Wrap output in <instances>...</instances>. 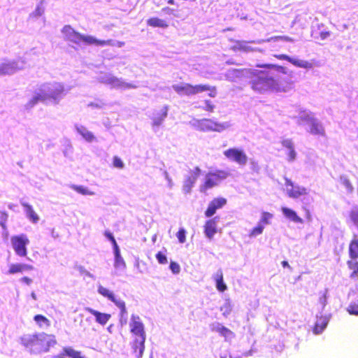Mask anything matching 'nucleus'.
Listing matches in <instances>:
<instances>
[{
    "label": "nucleus",
    "instance_id": "nucleus-1",
    "mask_svg": "<svg viewBox=\"0 0 358 358\" xmlns=\"http://www.w3.org/2000/svg\"><path fill=\"white\" fill-rule=\"evenodd\" d=\"M250 87L257 92H285L289 90L293 84L287 78H280L266 70H253L250 72Z\"/></svg>",
    "mask_w": 358,
    "mask_h": 358
},
{
    "label": "nucleus",
    "instance_id": "nucleus-2",
    "mask_svg": "<svg viewBox=\"0 0 358 358\" xmlns=\"http://www.w3.org/2000/svg\"><path fill=\"white\" fill-rule=\"evenodd\" d=\"M20 341L23 346L34 352H47L57 343L54 335L45 333L27 334L21 337Z\"/></svg>",
    "mask_w": 358,
    "mask_h": 358
},
{
    "label": "nucleus",
    "instance_id": "nucleus-3",
    "mask_svg": "<svg viewBox=\"0 0 358 358\" xmlns=\"http://www.w3.org/2000/svg\"><path fill=\"white\" fill-rule=\"evenodd\" d=\"M131 332L135 336L133 341L132 350L136 357L143 356L145 349V333L143 323L138 316H132L130 322Z\"/></svg>",
    "mask_w": 358,
    "mask_h": 358
},
{
    "label": "nucleus",
    "instance_id": "nucleus-4",
    "mask_svg": "<svg viewBox=\"0 0 358 358\" xmlns=\"http://www.w3.org/2000/svg\"><path fill=\"white\" fill-rule=\"evenodd\" d=\"M173 89L180 95L192 96L208 91V96L215 97L217 94V90L215 86H210L207 84L192 85L190 83H182L180 85H173Z\"/></svg>",
    "mask_w": 358,
    "mask_h": 358
},
{
    "label": "nucleus",
    "instance_id": "nucleus-5",
    "mask_svg": "<svg viewBox=\"0 0 358 358\" xmlns=\"http://www.w3.org/2000/svg\"><path fill=\"white\" fill-rule=\"evenodd\" d=\"M228 175L229 174L227 171L222 170L208 172L206 175L203 182L200 185V192L202 193H206L209 189L217 186L221 181L227 178Z\"/></svg>",
    "mask_w": 358,
    "mask_h": 358
},
{
    "label": "nucleus",
    "instance_id": "nucleus-6",
    "mask_svg": "<svg viewBox=\"0 0 358 358\" xmlns=\"http://www.w3.org/2000/svg\"><path fill=\"white\" fill-rule=\"evenodd\" d=\"M26 63V60L22 57H18L14 60H6L0 64V76L12 74L22 70L24 68Z\"/></svg>",
    "mask_w": 358,
    "mask_h": 358
},
{
    "label": "nucleus",
    "instance_id": "nucleus-7",
    "mask_svg": "<svg viewBox=\"0 0 358 358\" xmlns=\"http://www.w3.org/2000/svg\"><path fill=\"white\" fill-rule=\"evenodd\" d=\"M11 243L15 253L20 257H26L27 255V245L29 240L24 234L14 236L11 238Z\"/></svg>",
    "mask_w": 358,
    "mask_h": 358
},
{
    "label": "nucleus",
    "instance_id": "nucleus-8",
    "mask_svg": "<svg viewBox=\"0 0 358 358\" xmlns=\"http://www.w3.org/2000/svg\"><path fill=\"white\" fill-rule=\"evenodd\" d=\"M224 155L229 160L245 165L248 162V156L245 152L239 148H231L224 151Z\"/></svg>",
    "mask_w": 358,
    "mask_h": 358
},
{
    "label": "nucleus",
    "instance_id": "nucleus-9",
    "mask_svg": "<svg viewBox=\"0 0 358 358\" xmlns=\"http://www.w3.org/2000/svg\"><path fill=\"white\" fill-rule=\"evenodd\" d=\"M285 181L288 196L293 199H298L308 194V190L306 187L294 185L290 179L287 178H285Z\"/></svg>",
    "mask_w": 358,
    "mask_h": 358
},
{
    "label": "nucleus",
    "instance_id": "nucleus-10",
    "mask_svg": "<svg viewBox=\"0 0 358 358\" xmlns=\"http://www.w3.org/2000/svg\"><path fill=\"white\" fill-rule=\"evenodd\" d=\"M200 129L203 131H213L220 132L224 130L227 125L223 123H219L210 119H203L199 122Z\"/></svg>",
    "mask_w": 358,
    "mask_h": 358
},
{
    "label": "nucleus",
    "instance_id": "nucleus-11",
    "mask_svg": "<svg viewBox=\"0 0 358 358\" xmlns=\"http://www.w3.org/2000/svg\"><path fill=\"white\" fill-rule=\"evenodd\" d=\"M201 174V169L199 167H195L184 181L182 189L185 193L187 194L191 192L192 187L196 182L197 178Z\"/></svg>",
    "mask_w": 358,
    "mask_h": 358
},
{
    "label": "nucleus",
    "instance_id": "nucleus-12",
    "mask_svg": "<svg viewBox=\"0 0 358 358\" xmlns=\"http://www.w3.org/2000/svg\"><path fill=\"white\" fill-rule=\"evenodd\" d=\"M226 203L227 199L222 197H218L213 199L205 211L206 217H210L213 216L217 209L221 208Z\"/></svg>",
    "mask_w": 358,
    "mask_h": 358
},
{
    "label": "nucleus",
    "instance_id": "nucleus-13",
    "mask_svg": "<svg viewBox=\"0 0 358 358\" xmlns=\"http://www.w3.org/2000/svg\"><path fill=\"white\" fill-rule=\"evenodd\" d=\"M274 57L280 60H286L297 67H301V68H304V69H310L313 67V64L308 61L295 59H293V58L289 57L287 55H284V54L275 55Z\"/></svg>",
    "mask_w": 358,
    "mask_h": 358
},
{
    "label": "nucleus",
    "instance_id": "nucleus-14",
    "mask_svg": "<svg viewBox=\"0 0 358 358\" xmlns=\"http://www.w3.org/2000/svg\"><path fill=\"white\" fill-rule=\"evenodd\" d=\"M169 107L167 106H163L159 111L154 113L152 117V124L154 127L160 126L168 115Z\"/></svg>",
    "mask_w": 358,
    "mask_h": 358
},
{
    "label": "nucleus",
    "instance_id": "nucleus-15",
    "mask_svg": "<svg viewBox=\"0 0 358 358\" xmlns=\"http://www.w3.org/2000/svg\"><path fill=\"white\" fill-rule=\"evenodd\" d=\"M309 132L313 135L324 136V129L322 124L314 118L307 119Z\"/></svg>",
    "mask_w": 358,
    "mask_h": 358
},
{
    "label": "nucleus",
    "instance_id": "nucleus-16",
    "mask_svg": "<svg viewBox=\"0 0 358 358\" xmlns=\"http://www.w3.org/2000/svg\"><path fill=\"white\" fill-rule=\"evenodd\" d=\"M85 310L94 315L96 318V322L101 325H105L111 317L110 314L100 313L89 307L85 308Z\"/></svg>",
    "mask_w": 358,
    "mask_h": 358
},
{
    "label": "nucleus",
    "instance_id": "nucleus-17",
    "mask_svg": "<svg viewBox=\"0 0 358 358\" xmlns=\"http://www.w3.org/2000/svg\"><path fill=\"white\" fill-rule=\"evenodd\" d=\"M64 92V88L62 85L56 83L53 85L49 90L48 95V99L57 100L59 99Z\"/></svg>",
    "mask_w": 358,
    "mask_h": 358
},
{
    "label": "nucleus",
    "instance_id": "nucleus-18",
    "mask_svg": "<svg viewBox=\"0 0 358 358\" xmlns=\"http://www.w3.org/2000/svg\"><path fill=\"white\" fill-rule=\"evenodd\" d=\"M34 269L33 266L25 264H13L9 266L8 271V274H15L22 273L25 271H31Z\"/></svg>",
    "mask_w": 358,
    "mask_h": 358
},
{
    "label": "nucleus",
    "instance_id": "nucleus-19",
    "mask_svg": "<svg viewBox=\"0 0 358 358\" xmlns=\"http://www.w3.org/2000/svg\"><path fill=\"white\" fill-rule=\"evenodd\" d=\"M204 232L206 236L211 239L217 232V224L215 219L208 220L204 225Z\"/></svg>",
    "mask_w": 358,
    "mask_h": 358
},
{
    "label": "nucleus",
    "instance_id": "nucleus-20",
    "mask_svg": "<svg viewBox=\"0 0 358 358\" xmlns=\"http://www.w3.org/2000/svg\"><path fill=\"white\" fill-rule=\"evenodd\" d=\"M147 25L152 27H159V28H167L169 27V23L163 19L159 18L157 17H150L147 20Z\"/></svg>",
    "mask_w": 358,
    "mask_h": 358
},
{
    "label": "nucleus",
    "instance_id": "nucleus-21",
    "mask_svg": "<svg viewBox=\"0 0 358 358\" xmlns=\"http://www.w3.org/2000/svg\"><path fill=\"white\" fill-rule=\"evenodd\" d=\"M281 211L282 212L283 215L290 220L296 223H303V220L297 215L294 210L287 207H282Z\"/></svg>",
    "mask_w": 358,
    "mask_h": 358
},
{
    "label": "nucleus",
    "instance_id": "nucleus-22",
    "mask_svg": "<svg viewBox=\"0 0 358 358\" xmlns=\"http://www.w3.org/2000/svg\"><path fill=\"white\" fill-rule=\"evenodd\" d=\"M214 280L215 282L216 288L218 291L223 292L227 289V286L224 282L223 273L221 270L217 271L214 276Z\"/></svg>",
    "mask_w": 358,
    "mask_h": 358
},
{
    "label": "nucleus",
    "instance_id": "nucleus-23",
    "mask_svg": "<svg viewBox=\"0 0 358 358\" xmlns=\"http://www.w3.org/2000/svg\"><path fill=\"white\" fill-rule=\"evenodd\" d=\"M349 256L352 259L358 258V238L356 236L349 244Z\"/></svg>",
    "mask_w": 358,
    "mask_h": 358
},
{
    "label": "nucleus",
    "instance_id": "nucleus-24",
    "mask_svg": "<svg viewBox=\"0 0 358 358\" xmlns=\"http://www.w3.org/2000/svg\"><path fill=\"white\" fill-rule=\"evenodd\" d=\"M23 207L25 209L27 217L33 223H37L39 220V217L36 213L34 210L31 206L28 203H22Z\"/></svg>",
    "mask_w": 358,
    "mask_h": 358
},
{
    "label": "nucleus",
    "instance_id": "nucleus-25",
    "mask_svg": "<svg viewBox=\"0 0 358 358\" xmlns=\"http://www.w3.org/2000/svg\"><path fill=\"white\" fill-rule=\"evenodd\" d=\"M327 320L326 318L323 317H320L317 318L314 327H313V333L315 334H320L327 327Z\"/></svg>",
    "mask_w": 358,
    "mask_h": 358
},
{
    "label": "nucleus",
    "instance_id": "nucleus-26",
    "mask_svg": "<svg viewBox=\"0 0 358 358\" xmlns=\"http://www.w3.org/2000/svg\"><path fill=\"white\" fill-rule=\"evenodd\" d=\"M257 67L266 69H274L278 72H280L283 74H286V69L280 65L274 64H257Z\"/></svg>",
    "mask_w": 358,
    "mask_h": 358
},
{
    "label": "nucleus",
    "instance_id": "nucleus-27",
    "mask_svg": "<svg viewBox=\"0 0 358 358\" xmlns=\"http://www.w3.org/2000/svg\"><path fill=\"white\" fill-rule=\"evenodd\" d=\"M78 132L87 141L92 142L94 139V136L92 132L88 131L85 127L80 126L77 128Z\"/></svg>",
    "mask_w": 358,
    "mask_h": 358
},
{
    "label": "nucleus",
    "instance_id": "nucleus-28",
    "mask_svg": "<svg viewBox=\"0 0 358 358\" xmlns=\"http://www.w3.org/2000/svg\"><path fill=\"white\" fill-rule=\"evenodd\" d=\"M213 330L219 333L221 336H222L225 338H228V337L234 336V333L230 329H229L228 328H227L221 324L217 325V327L213 328Z\"/></svg>",
    "mask_w": 358,
    "mask_h": 358
},
{
    "label": "nucleus",
    "instance_id": "nucleus-29",
    "mask_svg": "<svg viewBox=\"0 0 358 358\" xmlns=\"http://www.w3.org/2000/svg\"><path fill=\"white\" fill-rule=\"evenodd\" d=\"M46 100H48V95L46 94V93L37 94L29 100L28 104L30 107H32L38 102H43L45 101Z\"/></svg>",
    "mask_w": 358,
    "mask_h": 358
},
{
    "label": "nucleus",
    "instance_id": "nucleus-30",
    "mask_svg": "<svg viewBox=\"0 0 358 358\" xmlns=\"http://www.w3.org/2000/svg\"><path fill=\"white\" fill-rule=\"evenodd\" d=\"M347 264L349 268L352 270L350 277L352 278L358 277V261L351 259V260L348 261Z\"/></svg>",
    "mask_w": 358,
    "mask_h": 358
},
{
    "label": "nucleus",
    "instance_id": "nucleus-31",
    "mask_svg": "<svg viewBox=\"0 0 358 358\" xmlns=\"http://www.w3.org/2000/svg\"><path fill=\"white\" fill-rule=\"evenodd\" d=\"M34 320L40 327L43 326L49 327L50 325V320L43 315H36Z\"/></svg>",
    "mask_w": 358,
    "mask_h": 358
},
{
    "label": "nucleus",
    "instance_id": "nucleus-32",
    "mask_svg": "<svg viewBox=\"0 0 358 358\" xmlns=\"http://www.w3.org/2000/svg\"><path fill=\"white\" fill-rule=\"evenodd\" d=\"M98 292L103 296L107 298L108 300L115 301V296L113 293L107 288L103 286H99L98 287Z\"/></svg>",
    "mask_w": 358,
    "mask_h": 358
},
{
    "label": "nucleus",
    "instance_id": "nucleus-33",
    "mask_svg": "<svg viewBox=\"0 0 358 358\" xmlns=\"http://www.w3.org/2000/svg\"><path fill=\"white\" fill-rule=\"evenodd\" d=\"M349 218L350 221L355 224H358V206H354L349 212Z\"/></svg>",
    "mask_w": 358,
    "mask_h": 358
},
{
    "label": "nucleus",
    "instance_id": "nucleus-34",
    "mask_svg": "<svg viewBox=\"0 0 358 358\" xmlns=\"http://www.w3.org/2000/svg\"><path fill=\"white\" fill-rule=\"evenodd\" d=\"M347 311L350 315L358 316V301L351 302L347 308Z\"/></svg>",
    "mask_w": 358,
    "mask_h": 358
},
{
    "label": "nucleus",
    "instance_id": "nucleus-35",
    "mask_svg": "<svg viewBox=\"0 0 358 358\" xmlns=\"http://www.w3.org/2000/svg\"><path fill=\"white\" fill-rule=\"evenodd\" d=\"M72 188L79 194L83 195H90L93 193L90 192L86 187L80 185H73Z\"/></svg>",
    "mask_w": 358,
    "mask_h": 358
},
{
    "label": "nucleus",
    "instance_id": "nucleus-36",
    "mask_svg": "<svg viewBox=\"0 0 358 358\" xmlns=\"http://www.w3.org/2000/svg\"><path fill=\"white\" fill-rule=\"evenodd\" d=\"M8 215L5 211H0V225L3 230H6V222Z\"/></svg>",
    "mask_w": 358,
    "mask_h": 358
},
{
    "label": "nucleus",
    "instance_id": "nucleus-37",
    "mask_svg": "<svg viewBox=\"0 0 358 358\" xmlns=\"http://www.w3.org/2000/svg\"><path fill=\"white\" fill-rule=\"evenodd\" d=\"M264 230V226L261 224H258L255 227H254L250 232L249 236L250 237H255L261 234H262Z\"/></svg>",
    "mask_w": 358,
    "mask_h": 358
},
{
    "label": "nucleus",
    "instance_id": "nucleus-38",
    "mask_svg": "<svg viewBox=\"0 0 358 358\" xmlns=\"http://www.w3.org/2000/svg\"><path fill=\"white\" fill-rule=\"evenodd\" d=\"M273 217V215L268 212H263L260 220V223L268 224L269 220Z\"/></svg>",
    "mask_w": 358,
    "mask_h": 358
},
{
    "label": "nucleus",
    "instance_id": "nucleus-39",
    "mask_svg": "<svg viewBox=\"0 0 358 358\" xmlns=\"http://www.w3.org/2000/svg\"><path fill=\"white\" fill-rule=\"evenodd\" d=\"M176 236L180 243H185L186 241V231L183 228L180 229L176 234Z\"/></svg>",
    "mask_w": 358,
    "mask_h": 358
},
{
    "label": "nucleus",
    "instance_id": "nucleus-40",
    "mask_svg": "<svg viewBox=\"0 0 358 358\" xmlns=\"http://www.w3.org/2000/svg\"><path fill=\"white\" fill-rule=\"evenodd\" d=\"M341 184L345 187V188L350 192H352L353 191V186L351 183V182L350 181L349 179L346 178H341Z\"/></svg>",
    "mask_w": 358,
    "mask_h": 358
},
{
    "label": "nucleus",
    "instance_id": "nucleus-41",
    "mask_svg": "<svg viewBox=\"0 0 358 358\" xmlns=\"http://www.w3.org/2000/svg\"><path fill=\"white\" fill-rule=\"evenodd\" d=\"M71 351H73L72 348H71V347L64 348L62 352H61L59 354H58L56 356V358H66V357H70V355L69 352H70Z\"/></svg>",
    "mask_w": 358,
    "mask_h": 358
},
{
    "label": "nucleus",
    "instance_id": "nucleus-42",
    "mask_svg": "<svg viewBox=\"0 0 358 358\" xmlns=\"http://www.w3.org/2000/svg\"><path fill=\"white\" fill-rule=\"evenodd\" d=\"M62 31L63 34L66 35V36L69 38L71 37L72 34L76 31L73 29V28L70 25H65L62 29Z\"/></svg>",
    "mask_w": 358,
    "mask_h": 358
},
{
    "label": "nucleus",
    "instance_id": "nucleus-43",
    "mask_svg": "<svg viewBox=\"0 0 358 358\" xmlns=\"http://www.w3.org/2000/svg\"><path fill=\"white\" fill-rule=\"evenodd\" d=\"M158 262L161 264H166L168 262L167 258L162 252H158L156 255Z\"/></svg>",
    "mask_w": 358,
    "mask_h": 358
},
{
    "label": "nucleus",
    "instance_id": "nucleus-44",
    "mask_svg": "<svg viewBox=\"0 0 358 358\" xmlns=\"http://www.w3.org/2000/svg\"><path fill=\"white\" fill-rule=\"evenodd\" d=\"M69 39L73 43H78L82 41L83 35H81L80 34H79L77 31H75L72 34L71 37L69 38Z\"/></svg>",
    "mask_w": 358,
    "mask_h": 358
},
{
    "label": "nucleus",
    "instance_id": "nucleus-45",
    "mask_svg": "<svg viewBox=\"0 0 358 358\" xmlns=\"http://www.w3.org/2000/svg\"><path fill=\"white\" fill-rule=\"evenodd\" d=\"M113 166L115 168H117V169H120L124 168V163L122 162L121 159L119 157H117V156H114L113 157Z\"/></svg>",
    "mask_w": 358,
    "mask_h": 358
},
{
    "label": "nucleus",
    "instance_id": "nucleus-46",
    "mask_svg": "<svg viewBox=\"0 0 358 358\" xmlns=\"http://www.w3.org/2000/svg\"><path fill=\"white\" fill-rule=\"evenodd\" d=\"M169 267L172 273L174 274H178L180 271V265L177 262H171Z\"/></svg>",
    "mask_w": 358,
    "mask_h": 358
},
{
    "label": "nucleus",
    "instance_id": "nucleus-47",
    "mask_svg": "<svg viewBox=\"0 0 358 358\" xmlns=\"http://www.w3.org/2000/svg\"><path fill=\"white\" fill-rule=\"evenodd\" d=\"M214 108H215V105L213 103L212 101H210V100L205 101V107L203 108V109L206 111L212 113V112H213Z\"/></svg>",
    "mask_w": 358,
    "mask_h": 358
},
{
    "label": "nucleus",
    "instance_id": "nucleus-48",
    "mask_svg": "<svg viewBox=\"0 0 358 358\" xmlns=\"http://www.w3.org/2000/svg\"><path fill=\"white\" fill-rule=\"evenodd\" d=\"M94 44L96 45H113L114 43L113 40L111 39L106 41L96 39V42H94Z\"/></svg>",
    "mask_w": 358,
    "mask_h": 358
},
{
    "label": "nucleus",
    "instance_id": "nucleus-49",
    "mask_svg": "<svg viewBox=\"0 0 358 358\" xmlns=\"http://www.w3.org/2000/svg\"><path fill=\"white\" fill-rule=\"evenodd\" d=\"M113 303H115V304L120 308L121 310V312L122 314L124 313H126L127 310H126V307H125V303L124 301H117L115 299V301H113Z\"/></svg>",
    "mask_w": 358,
    "mask_h": 358
},
{
    "label": "nucleus",
    "instance_id": "nucleus-50",
    "mask_svg": "<svg viewBox=\"0 0 358 358\" xmlns=\"http://www.w3.org/2000/svg\"><path fill=\"white\" fill-rule=\"evenodd\" d=\"M113 303H115V304L120 308L121 310V312L122 314L124 313H126L127 310H126V307H125V303L124 301H117L115 299V301H113Z\"/></svg>",
    "mask_w": 358,
    "mask_h": 358
},
{
    "label": "nucleus",
    "instance_id": "nucleus-51",
    "mask_svg": "<svg viewBox=\"0 0 358 358\" xmlns=\"http://www.w3.org/2000/svg\"><path fill=\"white\" fill-rule=\"evenodd\" d=\"M82 41L86 43L87 44H94V42H96V38L90 36L83 35Z\"/></svg>",
    "mask_w": 358,
    "mask_h": 358
},
{
    "label": "nucleus",
    "instance_id": "nucleus-52",
    "mask_svg": "<svg viewBox=\"0 0 358 358\" xmlns=\"http://www.w3.org/2000/svg\"><path fill=\"white\" fill-rule=\"evenodd\" d=\"M115 259H115L116 266H121V265L124 266V263L123 260L121 259V257L120 256V254H119L117 248H116Z\"/></svg>",
    "mask_w": 358,
    "mask_h": 358
},
{
    "label": "nucleus",
    "instance_id": "nucleus-53",
    "mask_svg": "<svg viewBox=\"0 0 358 358\" xmlns=\"http://www.w3.org/2000/svg\"><path fill=\"white\" fill-rule=\"evenodd\" d=\"M105 236L112 242L115 248H117L116 241L112 234L109 231H105Z\"/></svg>",
    "mask_w": 358,
    "mask_h": 358
},
{
    "label": "nucleus",
    "instance_id": "nucleus-54",
    "mask_svg": "<svg viewBox=\"0 0 358 358\" xmlns=\"http://www.w3.org/2000/svg\"><path fill=\"white\" fill-rule=\"evenodd\" d=\"M288 153H287V155H288V159L289 161H293L296 158V152H295V150L294 149V147L292 148L291 149L288 150Z\"/></svg>",
    "mask_w": 358,
    "mask_h": 358
},
{
    "label": "nucleus",
    "instance_id": "nucleus-55",
    "mask_svg": "<svg viewBox=\"0 0 358 358\" xmlns=\"http://www.w3.org/2000/svg\"><path fill=\"white\" fill-rule=\"evenodd\" d=\"M44 13V8L42 6H38L34 12V16H41Z\"/></svg>",
    "mask_w": 358,
    "mask_h": 358
},
{
    "label": "nucleus",
    "instance_id": "nucleus-56",
    "mask_svg": "<svg viewBox=\"0 0 358 358\" xmlns=\"http://www.w3.org/2000/svg\"><path fill=\"white\" fill-rule=\"evenodd\" d=\"M282 145L286 148L287 149L289 150L292 148L294 147L293 143L291 140H284L282 141Z\"/></svg>",
    "mask_w": 358,
    "mask_h": 358
},
{
    "label": "nucleus",
    "instance_id": "nucleus-57",
    "mask_svg": "<svg viewBox=\"0 0 358 358\" xmlns=\"http://www.w3.org/2000/svg\"><path fill=\"white\" fill-rule=\"evenodd\" d=\"M162 11L165 12L166 13H168V14H170V15H174L176 17H178V15L175 13L174 9L171 8L169 7H164V8H162Z\"/></svg>",
    "mask_w": 358,
    "mask_h": 358
},
{
    "label": "nucleus",
    "instance_id": "nucleus-58",
    "mask_svg": "<svg viewBox=\"0 0 358 358\" xmlns=\"http://www.w3.org/2000/svg\"><path fill=\"white\" fill-rule=\"evenodd\" d=\"M243 71L244 69H231L229 71V73L235 76H239Z\"/></svg>",
    "mask_w": 358,
    "mask_h": 358
},
{
    "label": "nucleus",
    "instance_id": "nucleus-59",
    "mask_svg": "<svg viewBox=\"0 0 358 358\" xmlns=\"http://www.w3.org/2000/svg\"><path fill=\"white\" fill-rule=\"evenodd\" d=\"M251 169L253 172H256V173H258L259 169H260V167L258 165V164L254 161H252L251 162Z\"/></svg>",
    "mask_w": 358,
    "mask_h": 358
},
{
    "label": "nucleus",
    "instance_id": "nucleus-60",
    "mask_svg": "<svg viewBox=\"0 0 358 358\" xmlns=\"http://www.w3.org/2000/svg\"><path fill=\"white\" fill-rule=\"evenodd\" d=\"M274 38L275 40H283L285 41H293L292 38H291L289 36H275Z\"/></svg>",
    "mask_w": 358,
    "mask_h": 358
},
{
    "label": "nucleus",
    "instance_id": "nucleus-61",
    "mask_svg": "<svg viewBox=\"0 0 358 358\" xmlns=\"http://www.w3.org/2000/svg\"><path fill=\"white\" fill-rule=\"evenodd\" d=\"M327 299V291H324L322 293L320 301L322 305H325Z\"/></svg>",
    "mask_w": 358,
    "mask_h": 358
},
{
    "label": "nucleus",
    "instance_id": "nucleus-62",
    "mask_svg": "<svg viewBox=\"0 0 358 358\" xmlns=\"http://www.w3.org/2000/svg\"><path fill=\"white\" fill-rule=\"evenodd\" d=\"M21 281L24 282L27 285H30L32 282V280L29 277L24 276L21 278Z\"/></svg>",
    "mask_w": 358,
    "mask_h": 358
},
{
    "label": "nucleus",
    "instance_id": "nucleus-63",
    "mask_svg": "<svg viewBox=\"0 0 358 358\" xmlns=\"http://www.w3.org/2000/svg\"><path fill=\"white\" fill-rule=\"evenodd\" d=\"M320 36L322 39H325L328 36H330V32L329 31H322V32H320Z\"/></svg>",
    "mask_w": 358,
    "mask_h": 358
},
{
    "label": "nucleus",
    "instance_id": "nucleus-64",
    "mask_svg": "<svg viewBox=\"0 0 358 358\" xmlns=\"http://www.w3.org/2000/svg\"><path fill=\"white\" fill-rule=\"evenodd\" d=\"M281 264L284 268L287 267V268L291 269V267L287 261H282Z\"/></svg>",
    "mask_w": 358,
    "mask_h": 358
}]
</instances>
